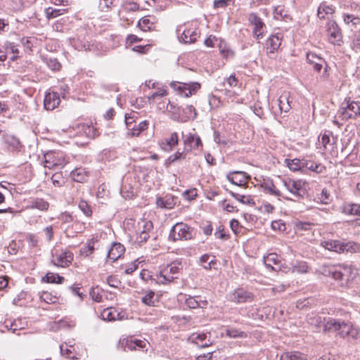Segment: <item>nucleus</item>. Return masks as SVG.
<instances>
[{
	"instance_id": "1",
	"label": "nucleus",
	"mask_w": 360,
	"mask_h": 360,
	"mask_svg": "<svg viewBox=\"0 0 360 360\" xmlns=\"http://www.w3.org/2000/svg\"><path fill=\"white\" fill-rule=\"evenodd\" d=\"M319 272L326 277H332L342 288H349L357 276V270L351 266L323 264Z\"/></svg>"
},
{
	"instance_id": "2",
	"label": "nucleus",
	"mask_w": 360,
	"mask_h": 360,
	"mask_svg": "<svg viewBox=\"0 0 360 360\" xmlns=\"http://www.w3.org/2000/svg\"><path fill=\"white\" fill-rule=\"evenodd\" d=\"M325 333H335L342 338H349L352 340L360 338V330L351 322L331 317H328L325 323Z\"/></svg>"
},
{
	"instance_id": "3",
	"label": "nucleus",
	"mask_w": 360,
	"mask_h": 360,
	"mask_svg": "<svg viewBox=\"0 0 360 360\" xmlns=\"http://www.w3.org/2000/svg\"><path fill=\"white\" fill-rule=\"evenodd\" d=\"M321 245L329 251L337 253L356 252L360 251V245L352 241L328 240L321 242Z\"/></svg>"
},
{
	"instance_id": "4",
	"label": "nucleus",
	"mask_w": 360,
	"mask_h": 360,
	"mask_svg": "<svg viewBox=\"0 0 360 360\" xmlns=\"http://www.w3.org/2000/svg\"><path fill=\"white\" fill-rule=\"evenodd\" d=\"M339 113L342 120L356 119L360 116V103L347 98L342 103Z\"/></svg>"
},
{
	"instance_id": "5",
	"label": "nucleus",
	"mask_w": 360,
	"mask_h": 360,
	"mask_svg": "<svg viewBox=\"0 0 360 360\" xmlns=\"http://www.w3.org/2000/svg\"><path fill=\"white\" fill-rule=\"evenodd\" d=\"M193 229L183 222L176 223L169 232V238L172 241L179 240H190L193 238Z\"/></svg>"
},
{
	"instance_id": "6",
	"label": "nucleus",
	"mask_w": 360,
	"mask_h": 360,
	"mask_svg": "<svg viewBox=\"0 0 360 360\" xmlns=\"http://www.w3.org/2000/svg\"><path fill=\"white\" fill-rule=\"evenodd\" d=\"M149 342L146 340H141L132 338H127L122 340H120L117 343V348L121 349L124 351H127V349L129 351L134 350H142L147 351Z\"/></svg>"
},
{
	"instance_id": "7",
	"label": "nucleus",
	"mask_w": 360,
	"mask_h": 360,
	"mask_svg": "<svg viewBox=\"0 0 360 360\" xmlns=\"http://www.w3.org/2000/svg\"><path fill=\"white\" fill-rule=\"evenodd\" d=\"M51 262L53 265L59 267L69 266L73 260V254L66 249H54L52 251Z\"/></svg>"
},
{
	"instance_id": "8",
	"label": "nucleus",
	"mask_w": 360,
	"mask_h": 360,
	"mask_svg": "<svg viewBox=\"0 0 360 360\" xmlns=\"http://www.w3.org/2000/svg\"><path fill=\"white\" fill-rule=\"evenodd\" d=\"M170 86L178 91L181 96L186 98L195 94L200 88V84L198 82L180 83L172 82L170 83Z\"/></svg>"
},
{
	"instance_id": "9",
	"label": "nucleus",
	"mask_w": 360,
	"mask_h": 360,
	"mask_svg": "<svg viewBox=\"0 0 360 360\" xmlns=\"http://www.w3.org/2000/svg\"><path fill=\"white\" fill-rule=\"evenodd\" d=\"M286 189L295 196L302 197L306 191V181L299 179H288L283 181Z\"/></svg>"
},
{
	"instance_id": "10",
	"label": "nucleus",
	"mask_w": 360,
	"mask_h": 360,
	"mask_svg": "<svg viewBox=\"0 0 360 360\" xmlns=\"http://www.w3.org/2000/svg\"><path fill=\"white\" fill-rule=\"evenodd\" d=\"M2 140L4 147L10 152L20 153L25 148L19 138L15 135L5 134L2 136Z\"/></svg>"
},
{
	"instance_id": "11",
	"label": "nucleus",
	"mask_w": 360,
	"mask_h": 360,
	"mask_svg": "<svg viewBox=\"0 0 360 360\" xmlns=\"http://www.w3.org/2000/svg\"><path fill=\"white\" fill-rule=\"evenodd\" d=\"M183 142L186 150L191 151L193 150H201L202 148V142L200 137L195 133H188L182 134Z\"/></svg>"
},
{
	"instance_id": "12",
	"label": "nucleus",
	"mask_w": 360,
	"mask_h": 360,
	"mask_svg": "<svg viewBox=\"0 0 360 360\" xmlns=\"http://www.w3.org/2000/svg\"><path fill=\"white\" fill-rule=\"evenodd\" d=\"M326 27L329 41L334 45L340 46L342 37L338 24L335 21L330 20L327 22Z\"/></svg>"
},
{
	"instance_id": "13",
	"label": "nucleus",
	"mask_w": 360,
	"mask_h": 360,
	"mask_svg": "<svg viewBox=\"0 0 360 360\" xmlns=\"http://www.w3.org/2000/svg\"><path fill=\"white\" fill-rule=\"evenodd\" d=\"M248 20L254 26L253 34L257 39H262L266 32V25L262 20L255 13H252L249 15Z\"/></svg>"
},
{
	"instance_id": "14",
	"label": "nucleus",
	"mask_w": 360,
	"mask_h": 360,
	"mask_svg": "<svg viewBox=\"0 0 360 360\" xmlns=\"http://www.w3.org/2000/svg\"><path fill=\"white\" fill-rule=\"evenodd\" d=\"M65 164V160L60 156L59 153L49 152L44 155L45 167L49 169L61 168Z\"/></svg>"
},
{
	"instance_id": "15",
	"label": "nucleus",
	"mask_w": 360,
	"mask_h": 360,
	"mask_svg": "<svg viewBox=\"0 0 360 360\" xmlns=\"http://www.w3.org/2000/svg\"><path fill=\"white\" fill-rule=\"evenodd\" d=\"M229 300L236 303L252 302L254 300V295L243 288H238L229 295Z\"/></svg>"
},
{
	"instance_id": "16",
	"label": "nucleus",
	"mask_w": 360,
	"mask_h": 360,
	"mask_svg": "<svg viewBox=\"0 0 360 360\" xmlns=\"http://www.w3.org/2000/svg\"><path fill=\"white\" fill-rule=\"evenodd\" d=\"M181 28L182 25H179L176 29V33L179 34L182 32L179 39L180 41H183L184 44L194 43L200 36V33L195 29L189 28L182 30Z\"/></svg>"
},
{
	"instance_id": "17",
	"label": "nucleus",
	"mask_w": 360,
	"mask_h": 360,
	"mask_svg": "<svg viewBox=\"0 0 360 360\" xmlns=\"http://www.w3.org/2000/svg\"><path fill=\"white\" fill-rule=\"evenodd\" d=\"M162 150L166 152L172 151L179 144V135L172 132L168 137L164 138L159 142Z\"/></svg>"
},
{
	"instance_id": "18",
	"label": "nucleus",
	"mask_w": 360,
	"mask_h": 360,
	"mask_svg": "<svg viewBox=\"0 0 360 360\" xmlns=\"http://www.w3.org/2000/svg\"><path fill=\"white\" fill-rule=\"evenodd\" d=\"M177 198L172 195H166L164 197H157L156 205L162 209L171 210L177 202Z\"/></svg>"
},
{
	"instance_id": "19",
	"label": "nucleus",
	"mask_w": 360,
	"mask_h": 360,
	"mask_svg": "<svg viewBox=\"0 0 360 360\" xmlns=\"http://www.w3.org/2000/svg\"><path fill=\"white\" fill-rule=\"evenodd\" d=\"M283 35L276 33L270 36L266 40L267 53H274L277 51L281 45Z\"/></svg>"
},
{
	"instance_id": "20",
	"label": "nucleus",
	"mask_w": 360,
	"mask_h": 360,
	"mask_svg": "<svg viewBox=\"0 0 360 360\" xmlns=\"http://www.w3.org/2000/svg\"><path fill=\"white\" fill-rule=\"evenodd\" d=\"M59 94L56 92H49L45 95L44 100V108L48 110H52L60 103Z\"/></svg>"
},
{
	"instance_id": "21",
	"label": "nucleus",
	"mask_w": 360,
	"mask_h": 360,
	"mask_svg": "<svg viewBox=\"0 0 360 360\" xmlns=\"http://www.w3.org/2000/svg\"><path fill=\"white\" fill-rule=\"evenodd\" d=\"M157 19L153 15H146L139 20L138 27L143 31H150L155 28Z\"/></svg>"
},
{
	"instance_id": "22",
	"label": "nucleus",
	"mask_w": 360,
	"mask_h": 360,
	"mask_svg": "<svg viewBox=\"0 0 360 360\" xmlns=\"http://www.w3.org/2000/svg\"><path fill=\"white\" fill-rule=\"evenodd\" d=\"M178 278L176 276L172 275V273L169 272L168 268L165 266L162 269L158 274L156 275V282L159 284H168L172 283L174 279Z\"/></svg>"
},
{
	"instance_id": "23",
	"label": "nucleus",
	"mask_w": 360,
	"mask_h": 360,
	"mask_svg": "<svg viewBox=\"0 0 360 360\" xmlns=\"http://www.w3.org/2000/svg\"><path fill=\"white\" fill-rule=\"evenodd\" d=\"M125 248L120 243H114L108 252V257L113 262L118 259L124 252Z\"/></svg>"
},
{
	"instance_id": "24",
	"label": "nucleus",
	"mask_w": 360,
	"mask_h": 360,
	"mask_svg": "<svg viewBox=\"0 0 360 360\" xmlns=\"http://www.w3.org/2000/svg\"><path fill=\"white\" fill-rule=\"evenodd\" d=\"M260 186L263 188L264 191L275 196H281V193L278 190L273 181L271 179H263V181L260 184Z\"/></svg>"
},
{
	"instance_id": "25",
	"label": "nucleus",
	"mask_w": 360,
	"mask_h": 360,
	"mask_svg": "<svg viewBox=\"0 0 360 360\" xmlns=\"http://www.w3.org/2000/svg\"><path fill=\"white\" fill-rule=\"evenodd\" d=\"M327 320L328 318H323L321 316L314 315L308 318V323L311 326H314L316 330H320L322 329L323 331L325 332V323Z\"/></svg>"
},
{
	"instance_id": "26",
	"label": "nucleus",
	"mask_w": 360,
	"mask_h": 360,
	"mask_svg": "<svg viewBox=\"0 0 360 360\" xmlns=\"http://www.w3.org/2000/svg\"><path fill=\"white\" fill-rule=\"evenodd\" d=\"M305 169H309L317 174H321L326 170V167L311 160H303L302 171Z\"/></svg>"
},
{
	"instance_id": "27",
	"label": "nucleus",
	"mask_w": 360,
	"mask_h": 360,
	"mask_svg": "<svg viewBox=\"0 0 360 360\" xmlns=\"http://www.w3.org/2000/svg\"><path fill=\"white\" fill-rule=\"evenodd\" d=\"M101 317L104 321H112L120 319V314L113 307H108L103 310Z\"/></svg>"
},
{
	"instance_id": "28",
	"label": "nucleus",
	"mask_w": 360,
	"mask_h": 360,
	"mask_svg": "<svg viewBox=\"0 0 360 360\" xmlns=\"http://www.w3.org/2000/svg\"><path fill=\"white\" fill-rule=\"evenodd\" d=\"M49 204L42 198H34L30 201L28 207L46 211L49 209Z\"/></svg>"
},
{
	"instance_id": "29",
	"label": "nucleus",
	"mask_w": 360,
	"mask_h": 360,
	"mask_svg": "<svg viewBox=\"0 0 360 360\" xmlns=\"http://www.w3.org/2000/svg\"><path fill=\"white\" fill-rule=\"evenodd\" d=\"M281 360H308L307 356L300 352H286L281 354Z\"/></svg>"
},
{
	"instance_id": "30",
	"label": "nucleus",
	"mask_w": 360,
	"mask_h": 360,
	"mask_svg": "<svg viewBox=\"0 0 360 360\" xmlns=\"http://www.w3.org/2000/svg\"><path fill=\"white\" fill-rule=\"evenodd\" d=\"M334 13V8L331 5H328L323 2L320 4L317 11V16L320 19H324L326 15L333 14Z\"/></svg>"
},
{
	"instance_id": "31",
	"label": "nucleus",
	"mask_w": 360,
	"mask_h": 360,
	"mask_svg": "<svg viewBox=\"0 0 360 360\" xmlns=\"http://www.w3.org/2000/svg\"><path fill=\"white\" fill-rule=\"evenodd\" d=\"M278 106L281 111L287 112L290 109L288 93H283L278 98Z\"/></svg>"
},
{
	"instance_id": "32",
	"label": "nucleus",
	"mask_w": 360,
	"mask_h": 360,
	"mask_svg": "<svg viewBox=\"0 0 360 360\" xmlns=\"http://www.w3.org/2000/svg\"><path fill=\"white\" fill-rule=\"evenodd\" d=\"M291 269L292 272L304 274L308 272L309 266L306 262L295 261L291 263Z\"/></svg>"
},
{
	"instance_id": "33",
	"label": "nucleus",
	"mask_w": 360,
	"mask_h": 360,
	"mask_svg": "<svg viewBox=\"0 0 360 360\" xmlns=\"http://www.w3.org/2000/svg\"><path fill=\"white\" fill-rule=\"evenodd\" d=\"M70 176L73 181L82 183L86 180L87 174L84 169L77 168L72 171Z\"/></svg>"
},
{
	"instance_id": "34",
	"label": "nucleus",
	"mask_w": 360,
	"mask_h": 360,
	"mask_svg": "<svg viewBox=\"0 0 360 360\" xmlns=\"http://www.w3.org/2000/svg\"><path fill=\"white\" fill-rule=\"evenodd\" d=\"M186 304L191 309L203 308L207 304V302L198 300L197 297H189L186 300Z\"/></svg>"
},
{
	"instance_id": "35",
	"label": "nucleus",
	"mask_w": 360,
	"mask_h": 360,
	"mask_svg": "<svg viewBox=\"0 0 360 360\" xmlns=\"http://www.w3.org/2000/svg\"><path fill=\"white\" fill-rule=\"evenodd\" d=\"M193 338L196 341V344H198L200 347H207L212 343L210 340H206L207 335L205 333L193 334Z\"/></svg>"
},
{
	"instance_id": "36",
	"label": "nucleus",
	"mask_w": 360,
	"mask_h": 360,
	"mask_svg": "<svg viewBox=\"0 0 360 360\" xmlns=\"http://www.w3.org/2000/svg\"><path fill=\"white\" fill-rule=\"evenodd\" d=\"M141 302L145 305L149 307H155L158 302V300L155 297V294L153 291L150 290L145 296L141 298Z\"/></svg>"
},
{
	"instance_id": "37",
	"label": "nucleus",
	"mask_w": 360,
	"mask_h": 360,
	"mask_svg": "<svg viewBox=\"0 0 360 360\" xmlns=\"http://www.w3.org/2000/svg\"><path fill=\"white\" fill-rule=\"evenodd\" d=\"M264 263L267 268L271 269V270H275L273 266L274 264H278L279 260L278 259V255L275 253H270L266 257H264Z\"/></svg>"
},
{
	"instance_id": "38",
	"label": "nucleus",
	"mask_w": 360,
	"mask_h": 360,
	"mask_svg": "<svg viewBox=\"0 0 360 360\" xmlns=\"http://www.w3.org/2000/svg\"><path fill=\"white\" fill-rule=\"evenodd\" d=\"M342 212L346 214L360 216V205L357 204L345 205L342 207Z\"/></svg>"
},
{
	"instance_id": "39",
	"label": "nucleus",
	"mask_w": 360,
	"mask_h": 360,
	"mask_svg": "<svg viewBox=\"0 0 360 360\" xmlns=\"http://www.w3.org/2000/svg\"><path fill=\"white\" fill-rule=\"evenodd\" d=\"M167 267L169 269V272L172 273V275L176 276L178 277V275L183 269V264L181 261L174 260L169 264L167 265Z\"/></svg>"
},
{
	"instance_id": "40",
	"label": "nucleus",
	"mask_w": 360,
	"mask_h": 360,
	"mask_svg": "<svg viewBox=\"0 0 360 360\" xmlns=\"http://www.w3.org/2000/svg\"><path fill=\"white\" fill-rule=\"evenodd\" d=\"M74 347L72 345H61L60 346V354L62 356L68 358V359H76V356H75V352H74Z\"/></svg>"
},
{
	"instance_id": "41",
	"label": "nucleus",
	"mask_w": 360,
	"mask_h": 360,
	"mask_svg": "<svg viewBox=\"0 0 360 360\" xmlns=\"http://www.w3.org/2000/svg\"><path fill=\"white\" fill-rule=\"evenodd\" d=\"M285 162L287 163L288 167L292 171H302L303 167V160H300L298 158H295L292 160L286 159Z\"/></svg>"
},
{
	"instance_id": "42",
	"label": "nucleus",
	"mask_w": 360,
	"mask_h": 360,
	"mask_svg": "<svg viewBox=\"0 0 360 360\" xmlns=\"http://www.w3.org/2000/svg\"><path fill=\"white\" fill-rule=\"evenodd\" d=\"M232 174H241V175H243L244 179H247V178L250 177L245 172L234 171V172H230L229 174L227 175L228 180L232 184H234V185H236V186H245V184H246L245 182H244V181L242 180V179H240L238 181V180H235L234 178L231 176Z\"/></svg>"
},
{
	"instance_id": "43",
	"label": "nucleus",
	"mask_w": 360,
	"mask_h": 360,
	"mask_svg": "<svg viewBox=\"0 0 360 360\" xmlns=\"http://www.w3.org/2000/svg\"><path fill=\"white\" fill-rule=\"evenodd\" d=\"M153 229L151 221H146L143 226V230L140 233L139 236V242H146L149 238V231Z\"/></svg>"
},
{
	"instance_id": "44",
	"label": "nucleus",
	"mask_w": 360,
	"mask_h": 360,
	"mask_svg": "<svg viewBox=\"0 0 360 360\" xmlns=\"http://www.w3.org/2000/svg\"><path fill=\"white\" fill-rule=\"evenodd\" d=\"M188 153V151L186 150L185 148L182 151L177 150L169 157L168 161L169 163H174L177 161L184 160L186 158Z\"/></svg>"
},
{
	"instance_id": "45",
	"label": "nucleus",
	"mask_w": 360,
	"mask_h": 360,
	"mask_svg": "<svg viewBox=\"0 0 360 360\" xmlns=\"http://www.w3.org/2000/svg\"><path fill=\"white\" fill-rule=\"evenodd\" d=\"M226 335L229 338H247L246 333L239 330L236 328H228L226 330Z\"/></svg>"
},
{
	"instance_id": "46",
	"label": "nucleus",
	"mask_w": 360,
	"mask_h": 360,
	"mask_svg": "<svg viewBox=\"0 0 360 360\" xmlns=\"http://www.w3.org/2000/svg\"><path fill=\"white\" fill-rule=\"evenodd\" d=\"M98 240L96 238H92L91 240H89L86 243V246L82 249V253L86 257H89L91 255L94 250V244L97 242Z\"/></svg>"
},
{
	"instance_id": "47",
	"label": "nucleus",
	"mask_w": 360,
	"mask_h": 360,
	"mask_svg": "<svg viewBox=\"0 0 360 360\" xmlns=\"http://www.w3.org/2000/svg\"><path fill=\"white\" fill-rule=\"evenodd\" d=\"M307 62L312 66L314 65H317L320 63H326V61L323 58L318 56L316 54L313 53H308L307 54Z\"/></svg>"
},
{
	"instance_id": "48",
	"label": "nucleus",
	"mask_w": 360,
	"mask_h": 360,
	"mask_svg": "<svg viewBox=\"0 0 360 360\" xmlns=\"http://www.w3.org/2000/svg\"><path fill=\"white\" fill-rule=\"evenodd\" d=\"M229 193L231 196H233L234 198H236L239 202L243 203V204H254L253 199L251 198L250 196H245L244 195H240L238 193H236L233 191H229Z\"/></svg>"
},
{
	"instance_id": "49",
	"label": "nucleus",
	"mask_w": 360,
	"mask_h": 360,
	"mask_svg": "<svg viewBox=\"0 0 360 360\" xmlns=\"http://www.w3.org/2000/svg\"><path fill=\"white\" fill-rule=\"evenodd\" d=\"M78 207L79 210L86 216L91 217L92 215V210L91 206L85 200H81L79 202Z\"/></svg>"
},
{
	"instance_id": "50",
	"label": "nucleus",
	"mask_w": 360,
	"mask_h": 360,
	"mask_svg": "<svg viewBox=\"0 0 360 360\" xmlns=\"http://www.w3.org/2000/svg\"><path fill=\"white\" fill-rule=\"evenodd\" d=\"M114 0H99L98 8L102 12L109 11L113 6Z\"/></svg>"
},
{
	"instance_id": "51",
	"label": "nucleus",
	"mask_w": 360,
	"mask_h": 360,
	"mask_svg": "<svg viewBox=\"0 0 360 360\" xmlns=\"http://www.w3.org/2000/svg\"><path fill=\"white\" fill-rule=\"evenodd\" d=\"M44 279L47 283H61L62 281L64 280V278L59 275H56L53 273H49L46 275Z\"/></svg>"
},
{
	"instance_id": "52",
	"label": "nucleus",
	"mask_w": 360,
	"mask_h": 360,
	"mask_svg": "<svg viewBox=\"0 0 360 360\" xmlns=\"http://www.w3.org/2000/svg\"><path fill=\"white\" fill-rule=\"evenodd\" d=\"M45 13L48 19H52L60 15L61 14H63V12L60 9L49 7L46 9Z\"/></svg>"
},
{
	"instance_id": "53",
	"label": "nucleus",
	"mask_w": 360,
	"mask_h": 360,
	"mask_svg": "<svg viewBox=\"0 0 360 360\" xmlns=\"http://www.w3.org/2000/svg\"><path fill=\"white\" fill-rule=\"evenodd\" d=\"M48 67L52 70H58L60 68V63L56 58H49L46 60Z\"/></svg>"
},
{
	"instance_id": "54",
	"label": "nucleus",
	"mask_w": 360,
	"mask_h": 360,
	"mask_svg": "<svg viewBox=\"0 0 360 360\" xmlns=\"http://www.w3.org/2000/svg\"><path fill=\"white\" fill-rule=\"evenodd\" d=\"M313 224L307 221H298L295 224V228L297 231H308L311 229Z\"/></svg>"
},
{
	"instance_id": "55",
	"label": "nucleus",
	"mask_w": 360,
	"mask_h": 360,
	"mask_svg": "<svg viewBox=\"0 0 360 360\" xmlns=\"http://www.w3.org/2000/svg\"><path fill=\"white\" fill-rule=\"evenodd\" d=\"M40 300L47 304L53 303L56 302V297H53L49 292H44L40 295Z\"/></svg>"
},
{
	"instance_id": "56",
	"label": "nucleus",
	"mask_w": 360,
	"mask_h": 360,
	"mask_svg": "<svg viewBox=\"0 0 360 360\" xmlns=\"http://www.w3.org/2000/svg\"><path fill=\"white\" fill-rule=\"evenodd\" d=\"M312 67H313V69L315 71L318 72H320L321 69L323 68H324V70H323V75H322V77H323V78H327L328 77V74L327 72H328L327 71L328 65H327L326 63H319L317 65H313Z\"/></svg>"
},
{
	"instance_id": "57",
	"label": "nucleus",
	"mask_w": 360,
	"mask_h": 360,
	"mask_svg": "<svg viewBox=\"0 0 360 360\" xmlns=\"http://www.w3.org/2000/svg\"><path fill=\"white\" fill-rule=\"evenodd\" d=\"M184 112L188 119H195L197 116V112L193 105H187L184 109Z\"/></svg>"
},
{
	"instance_id": "58",
	"label": "nucleus",
	"mask_w": 360,
	"mask_h": 360,
	"mask_svg": "<svg viewBox=\"0 0 360 360\" xmlns=\"http://www.w3.org/2000/svg\"><path fill=\"white\" fill-rule=\"evenodd\" d=\"M62 224H70L74 221V217L69 213L65 212L59 217Z\"/></svg>"
},
{
	"instance_id": "59",
	"label": "nucleus",
	"mask_w": 360,
	"mask_h": 360,
	"mask_svg": "<svg viewBox=\"0 0 360 360\" xmlns=\"http://www.w3.org/2000/svg\"><path fill=\"white\" fill-rule=\"evenodd\" d=\"M184 198L188 200L194 199L197 196L196 189L186 190L183 193Z\"/></svg>"
},
{
	"instance_id": "60",
	"label": "nucleus",
	"mask_w": 360,
	"mask_h": 360,
	"mask_svg": "<svg viewBox=\"0 0 360 360\" xmlns=\"http://www.w3.org/2000/svg\"><path fill=\"white\" fill-rule=\"evenodd\" d=\"M330 193L327 189L323 188L320 194L319 199L322 203L326 204L329 200Z\"/></svg>"
},
{
	"instance_id": "61",
	"label": "nucleus",
	"mask_w": 360,
	"mask_h": 360,
	"mask_svg": "<svg viewBox=\"0 0 360 360\" xmlns=\"http://www.w3.org/2000/svg\"><path fill=\"white\" fill-rule=\"evenodd\" d=\"M90 295L92 298V300L96 302H100L102 301V295L94 288H91L90 291Z\"/></svg>"
},
{
	"instance_id": "62",
	"label": "nucleus",
	"mask_w": 360,
	"mask_h": 360,
	"mask_svg": "<svg viewBox=\"0 0 360 360\" xmlns=\"http://www.w3.org/2000/svg\"><path fill=\"white\" fill-rule=\"evenodd\" d=\"M344 21L347 24L351 22L352 25H356L359 22V18H355L352 15H347L344 16Z\"/></svg>"
},
{
	"instance_id": "63",
	"label": "nucleus",
	"mask_w": 360,
	"mask_h": 360,
	"mask_svg": "<svg viewBox=\"0 0 360 360\" xmlns=\"http://www.w3.org/2000/svg\"><path fill=\"white\" fill-rule=\"evenodd\" d=\"M271 227L274 230H285V224L281 222V221H274L271 223Z\"/></svg>"
},
{
	"instance_id": "64",
	"label": "nucleus",
	"mask_w": 360,
	"mask_h": 360,
	"mask_svg": "<svg viewBox=\"0 0 360 360\" xmlns=\"http://www.w3.org/2000/svg\"><path fill=\"white\" fill-rule=\"evenodd\" d=\"M226 82L230 87H233L237 86L238 79L234 75H231L227 78Z\"/></svg>"
}]
</instances>
